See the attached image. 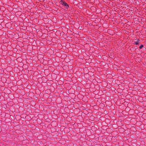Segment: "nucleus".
<instances>
[{"label":"nucleus","instance_id":"7ed1b4c3","mask_svg":"<svg viewBox=\"0 0 146 146\" xmlns=\"http://www.w3.org/2000/svg\"><path fill=\"white\" fill-rule=\"evenodd\" d=\"M143 47V45H141L140 46L139 48L140 49H141Z\"/></svg>","mask_w":146,"mask_h":146},{"label":"nucleus","instance_id":"f257e3e1","mask_svg":"<svg viewBox=\"0 0 146 146\" xmlns=\"http://www.w3.org/2000/svg\"><path fill=\"white\" fill-rule=\"evenodd\" d=\"M61 4H62V5L66 6L67 8V7H68V4L67 3H66L65 2H64V1L61 0Z\"/></svg>","mask_w":146,"mask_h":146},{"label":"nucleus","instance_id":"f03ea898","mask_svg":"<svg viewBox=\"0 0 146 146\" xmlns=\"http://www.w3.org/2000/svg\"><path fill=\"white\" fill-rule=\"evenodd\" d=\"M140 40L139 39H137V41H135L134 44L136 45H139V43Z\"/></svg>","mask_w":146,"mask_h":146}]
</instances>
